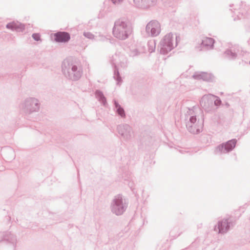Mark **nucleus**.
<instances>
[{"label": "nucleus", "instance_id": "obj_1", "mask_svg": "<svg viewBox=\"0 0 250 250\" xmlns=\"http://www.w3.org/2000/svg\"><path fill=\"white\" fill-rule=\"evenodd\" d=\"M62 71L67 80L74 82L79 81L83 74L82 65L69 59H65L62 62Z\"/></svg>", "mask_w": 250, "mask_h": 250}, {"label": "nucleus", "instance_id": "obj_2", "mask_svg": "<svg viewBox=\"0 0 250 250\" xmlns=\"http://www.w3.org/2000/svg\"><path fill=\"white\" fill-rule=\"evenodd\" d=\"M132 30V25L128 20L125 17H122L115 21L112 33L116 38L125 40L131 34Z\"/></svg>", "mask_w": 250, "mask_h": 250}, {"label": "nucleus", "instance_id": "obj_3", "mask_svg": "<svg viewBox=\"0 0 250 250\" xmlns=\"http://www.w3.org/2000/svg\"><path fill=\"white\" fill-rule=\"evenodd\" d=\"M127 206V203H126L123 195L118 194L114 196L111 203V211L117 216L121 215L125 211Z\"/></svg>", "mask_w": 250, "mask_h": 250}, {"label": "nucleus", "instance_id": "obj_4", "mask_svg": "<svg viewBox=\"0 0 250 250\" xmlns=\"http://www.w3.org/2000/svg\"><path fill=\"white\" fill-rule=\"evenodd\" d=\"M40 107L39 100L35 98H28L20 105L21 110L26 115L38 112Z\"/></svg>", "mask_w": 250, "mask_h": 250}, {"label": "nucleus", "instance_id": "obj_5", "mask_svg": "<svg viewBox=\"0 0 250 250\" xmlns=\"http://www.w3.org/2000/svg\"><path fill=\"white\" fill-rule=\"evenodd\" d=\"M173 35L171 33L167 34L160 42V52L162 54H167L174 47Z\"/></svg>", "mask_w": 250, "mask_h": 250}, {"label": "nucleus", "instance_id": "obj_6", "mask_svg": "<svg viewBox=\"0 0 250 250\" xmlns=\"http://www.w3.org/2000/svg\"><path fill=\"white\" fill-rule=\"evenodd\" d=\"M237 143V140L233 139L217 146L214 150L215 154L227 153L233 150Z\"/></svg>", "mask_w": 250, "mask_h": 250}, {"label": "nucleus", "instance_id": "obj_7", "mask_svg": "<svg viewBox=\"0 0 250 250\" xmlns=\"http://www.w3.org/2000/svg\"><path fill=\"white\" fill-rule=\"evenodd\" d=\"M161 24L156 20L150 21L146 25V31L150 36L154 37L158 36L161 33Z\"/></svg>", "mask_w": 250, "mask_h": 250}, {"label": "nucleus", "instance_id": "obj_8", "mask_svg": "<svg viewBox=\"0 0 250 250\" xmlns=\"http://www.w3.org/2000/svg\"><path fill=\"white\" fill-rule=\"evenodd\" d=\"M213 97L215 96L212 94L204 95L200 101L201 106L207 112H212L213 109Z\"/></svg>", "mask_w": 250, "mask_h": 250}, {"label": "nucleus", "instance_id": "obj_9", "mask_svg": "<svg viewBox=\"0 0 250 250\" xmlns=\"http://www.w3.org/2000/svg\"><path fill=\"white\" fill-rule=\"evenodd\" d=\"M119 134L125 140H129L131 138L132 128L127 124L120 125L117 126Z\"/></svg>", "mask_w": 250, "mask_h": 250}, {"label": "nucleus", "instance_id": "obj_10", "mask_svg": "<svg viewBox=\"0 0 250 250\" xmlns=\"http://www.w3.org/2000/svg\"><path fill=\"white\" fill-rule=\"evenodd\" d=\"M232 226H233L232 222L229 221V219H224L219 221L217 224L218 232L222 234L225 233Z\"/></svg>", "mask_w": 250, "mask_h": 250}, {"label": "nucleus", "instance_id": "obj_11", "mask_svg": "<svg viewBox=\"0 0 250 250\" xmlns=\"http://www.w3.org/2000/svg\"><path fill=\"white\" fill-rule=\"evenodd\" d=\"M157 0H133L134 5L139 8L146 9L155 5Z\"/></svg>", "mask_w": 250, "mask_h": 250}, {"label": "nucleus", "instance_id": "obj_12", "mask_svg": "<svg viewBox=\"0 0 250 250\" xmlns=\"http://www.w3.org/2000/svg\"><path fill=\"white\" fill-rule=\"evenodd\" d=\"M54 40L57 42H67L70 40V35L64 31H59L54 34Z\"/></svg>", "mask_w": 250, "mask_h": 250}, {"label": "nucleus", "instance_id": "obj_13", "mask_svg": "<svg viewBox=\"0 0 250 250\" xmlns=\"http://www.w3.org/2000/svg\"><path fill=\"white\" fill-rule=\"evenodd\" d=\"M192 77L195 80H202L207 82L212 81L214 78L211 74L204 72H195Z\"/></svg>", "mask_w": 250, "mask_h": 250}, {"label": "nucleus", "instance_id": "obj_14", "mask_svg": "<svg viewBox=\"0 0 250 250\" xmlns=\"http://www.w3.org/2000/svg\"><path fill=\"white\" fill-rule=\"evenodd\" d=\"M6 27L7 29L17 32H22L25 29L24 24L18 21L9 22L6 24Z\"/></svg>", "mask_w": 250, "mask_h": 250}, {"label": "nucleus", "instance_id": "obj_15", "mask_svg": "<svg viewBox=\"0 0 250 250\" xmlns=\"http://www.w3.org/2000/svg\"><path fill=\"white\" fill-rule=\"evenodd\" d=\"M16 240V236L14 234H11L10 232H5L3 233L2 238L0 241V243L6 241L7 243L12 244L15 247Z\"/></svg>", "mask_w": 250, "mask_h": 250}, {"label": "nucleus", "instance_id": "obj_16", "mask_svg": "<svg viewBox=\"0 0 250 250\" xmlns=\"http://www.w3.org/2000/svg\"><path fill=\"white\" fill-rule=\"evenodd\" d=\"M110 62L112 65L114 69L113 78L117 81V84L120 85V83H122V80L120 76L119 69L113 60H110Z\"/></svg>", "mask_w": 250, "mask_h": 250}, {"label": "nucleus", "instance_id": "obj_17", "mask_svg": "<svg viewBox=\"0 0 250 250\" xmlns=\"http://www.w3.org/2000/svg\"><path fill=\"white\" fill-rule=\"evenodd\" d=\"M214 43V40L211 38L206 37L202 40L201 45L202 47L209 49L212 48L213 44Z\"/></svg>", "mask_w": 250, "mask_h": 250}, {"label": "nucleus", "instance_id": "obj_18", "mask_svg": "<svg viewBox=\"0 0 250 250\" xmlns=\"http://www.w3.org/2000/svg\"><path fill=\"white\" fill-rule=\"evenodd\" d=\"M96 98L103 105L106 106L107 104L106 99L104 95L103 92L100 90H96L95 92Z\"/></svg>", "mask_w": 250, "mask_h": 250}, {"label": "nucleus", "instance_id": "obj_19", "mask_svg": "<svg viewBox=\"0 0 250 250\" xmlns=\"http://www.w3.org/2000/svg\"><path fill=\"white\" fill-rule=\"evenodd\" d=\"M197 118L196 116H191L190 117L189 121L186 124V127L189 132H194L195 131L192 128V125L197 123Z\"/></svg>", "mask_w": 250, "mask_h": 250}, {"label": "nucleus", "instance_id": "obj_20", "mask_svg": "<svg viewBox=\"0 0 250 250\" xmlns=\"http://www.w3.org/2000/svg\"><path fill=\"white\" fill-rule=\"evenodd\" d=\"M224 57L229 60H234L237 57V53L235 50L231 49H227L224 53Z\"/></svg>", "mask_w": 250, "mask_h": 250}, {"label": "nucleus", "instance_id": "obj_21", "mask_svg": "<svg viewBox=\"0 0 250 250\" xmlns=\"http://www.w3.org/2000/svg\"><path fill=\"white\" fill-rule=\"evenodd\" d=\"M114 104L116 109V113L122 118H125L126 116L123 107L116 100H114Z\"/></svg>", "mask_w": 250, "mask_h": 250}, {"label": "nucleus", "instance_id": "obj_22", "mask_svg": "<svg viewBox=\"0 0 250 250\" xmlns=\"http://www.w3.org/2000/svg\"><path fill=\"white\" fill-rule=\"evenodd\" d=\"M192 127L193 129L195 131L190 133L193 134H197L202 131L203 125L202 123H200L199 121H198L197 123H195L194 125H192Z\"/></svg>", "mask_w": 250, "mask_h": 250}, {"label": "nucleus", "instance_id": "obj_23", "mask_svg": "<svg viewBox=\"0 0 250 250\" xmlns=\"http://www.w3.org/2000/svg\"><path fill=\"white\" fill-rule=\"evenodd\" d=\"M149 52L152 53L155 51V42L154 41H149L147 42Z\"/></svg>", "mask_w": 250, "mask_h": 250}, {"label": "nucleus", "instance_id": "obj_24", "mask_svg": "<svg viewBox=\"0 0 250 250\" xmlns=\"http://www.w3.org/2000/svg\"><path fill=\"white\" fill-rule=\"evenodd\" d=\"M214 102H213V109L215 110L214 106H219L221 105L222 102L221 99L217 96H215V97H213Z\"/></svg>", "mask_w": 250, "mask_h": 250}, {"label": "nucleus", "instance_id": "obj_25", "mask_svg": "<svg viewBox=\"0 0 250 250\" xmlns=\"http://www.w3.org/2000/svg\"><path fill=\"white\" fill-rule=\"evenodd\" d=\"M122 60L123 62H120V65L122 67H126L127 66V61L125 57H121Z\"/></svg>", "mask_w": 250, "mask_h": 250}, {"label": "nucleus", "instance_id": "obj_26", "mask_svg": "<svg viewBox=\"0 0 250 250\" xmlns=\"http://www.w3.org/2000/svg\"><path fill=\"white\" fill-rule=\"evenodd\" d=\"M83 36L86 38L91 40L94 38V35L89 32H84Z\"/></svg>", "mask_w": 250, "mask_h": 250}, {"label": "nucleus", "instance_id": "obj_27", "mask_svg": "<svg viewBox=\"0 0 250 250\" xmlns=\"http://www.w3.org/2000/svg\"><path fill=\"white\" fill-rule=\"evenodd\" d=\"M32 37L36 41H39L41 40V36L39 33H33L32 35Z\"/></svg>", "mask_w": 250, "mask_h": 250}, {"label": "nucleus", "instance_id": "obj_28", "mask_svg": "<svg viewBox=\"0 0 250 250\" xmlns=\"http://www.w3.org/2000/svg\"><path fill=\"white\" fill-rule=\"evenodd\" d=\"M124 0H111L112 2L115 5H118L122 3Z\"/></svg>", "mask_w": 250, "mask_h": 250}, {"label": "nucleus", "instance_id": "obj_29", "mask_svg": "<svg viewBox=\"0 0 250 250\" xmlns=\"http://www.w3.org/2000/svg\"><path fill=\"white\" fill-rule=\"evenodd\" d=\"M188 110H189V114H190V113L191 114V112H193V110H191V109H190V108H188Z\"/></svg>", "mask_w": 250, "mask_h": 250}, {"label": "nucleus", "instance_id": "obj_30", "mask_svg": "<svg viewBox=\"0 0 250 250\" xmlns=\"http://www.w3.org/2000/svg\"><path fill=\"white\" fill-rule=\"evenodd\" d=\"M177 42H176L175 46H176L177 45Z\"/></svg>", "mask_w": 250, "mask_h": 250}, {"label": "nucleus", "instance_id": "obj_31", "mask_svg": "<svg viewBox=\"0 0 250 250\" xmlns=\"http://www.w3.org/2000/svg\"><path fill=\"white\" fill-rule=\"evenodd\" d=\"M216 226H215V227L214 230H216Z\"/></svg>", "mask_w": 250, "mask_h": 250}, {"label": "nucleus", "instance_id": "obj_32", "mask_svg": "<svg viewBox=\"0 0 250 250\" xmlns=\"http://www.w3.org/2000/svg\"><path fill=\"white\" fill-rule=\"evenodd\" d=\"M249 63H250V61Z\"/></svg>", "mask_w": 250, "mask_h": 250}]
</instances>
